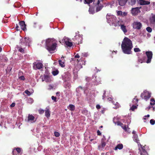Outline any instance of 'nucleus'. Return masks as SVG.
Returning <instances> with one entry per match:
<instances>
[{
    "mask_svg": "<svg viewBox=\"0 0 155 155\" xmlns=\"http://www.w3.org/2000/svg\"><path fill=\"white\" fill-rule=\"evenodd\" d=\"M151 107H151L150 106H149V107H147V108L148 109V110L150 109Z\"/></svg>",
    "mask_w": 155,
    "mask_h": 155,
    "instance_id": "680f3d73",
    "label": "nucleus"
},
{
    "mask_svg": "<svg viewBox=\"0 0 155 155\" xmlns=\"http://www.w3.org/2000/svg\"><path fill=\"white\" fill-rule=\"evenodd\" d=\"M36 120L35 117L32 115L29 114L28 117V121L34 123Z\"/></svg>",
    "mask_w": 155,
    "mask_h": 155,
    "instance_id": "dca6fc26",
    "label": "nucleus"
},
{
    "mask_svg": "<svg viewBox=\"0 0 155 155\" xmlns=\"http://www.w3.org/2000/svg\"><path fill=\"white\" fill-rule=\"evenodd\" d=\"M40 78H41L42 81H45L47 82H50L51 81L50 75L49 74H44L43 76L41 75L40 76Z\"/></svg>",
    "mask_w": 155,
    "mask_h": 155,
    "instance_id": "6e6552de",
    "label": "nucleus"
},
{
    "mask_svg": "<svg viewBox=\"0 0 155 155\" xmlns=\"http://www.w3.org/2000/svg\"><path fill=\"white\" fill-rule=\"evenodd\" d=\"M58 62H59V65L61 67H64L65 66V64H64V62L62 61L61 60H59L58 61Z\"/></svg>",
    "mask_w": 155,
    "mask_h": 155,
    "instance_id": "2f4dec72",
    "label": "nucleus"
},
{
    "mask_svg": "<svg viewBox=\"0 0 155 155\" xmlns=\"http://www.w3.org/2000/svg\"><path fill=\"white\" fill-rule=\"evenodd\" d=\"M95 0H84V3L90 4L92 3L93 1L95 2Z\"/></svg>",
    "mask_w": 155,
    "mask_h": 155,
    "instance_id": "7c9ffc66",
    "label": "nucleus"
},
{
    "mask_svg": "<svg viewBox=\"0 0 155 155\" xmlns=\"http://www.w3.org/2000/svg\"><path fill=\"white\" fill-rule=\"evenodd\" d=\"M15 103H13L12 104L10 105V107H15Z\"/></svg>",
    "mask_w": 155,
    "mask_h": 155,
    "instance_id": "de8ad7c7",
    "label": "nucleus"
},
{
    "mask_svg": "<svg viewBox=\"0 0 155 155\" xmlns=\"http://www.w3.org/2000/svg\"><path fill=\"white\" fill-rule=\"evenodd\" d=\"M101 144L102 147H104L105 146L106 143L105 142L103 141H102L101 142Z\"/></svg>",
    "mask_w": 155,
    "mask_h": 155,
    "instance_id": "79ce46f5",
    "label": "nucleus"
},
{
    "mask_svg": "<svg viewBox=\"0 0 155 155\" xmlns=\"http://www.w3.org/2000/svg\"><path fill=\"white\" fill-rule=\"evenodd\" d=\"M71 77V74L68 73H66L62 75V79L64 81H69Z\"/></svg>",
    "mask_w": 155,
    "mask_h": 155,
    "instance_id": "f8f14e48",
    "label": "nucleus"
},
{
    "mask_svg": "<svg viewBox=\"0 0 155 155\" xmlns=\"http://www.w3.org/2000/svg\"><path fill=\"white\" fill-rule=\"evenodd\" d=\"M132 133L133 134V135H134V134H135V132L134 131H133Z\"/></svg>",
    "mask_w": 155,
    "mask_h": 155,
    "instance_id": "338daca9",
    "label": "nucleus"
},
{
    "mask_svg": "<svg viewBox=\"0 0 155 155\" xmlns=\"http://www.w3.org/2000/svg\"><path fill=\"white\" fill-rule=\"evenodd\" d=\"M122 14H123V15L122 16H126L127 15V13L125 12H123Z\"/></svg>",
    "mask_w": 155,
    "mask_h": 155,
    "instance_id": "bf43d9fd",
    "label": "nucleus"
},
{
    "mask_svg": "<svg viewBox=\"0 0 155 155\" xmlns=\"http://www.w3.org/2000/svg\"><path fill=\"white\" fill-rule=\"evenodd\" d=\"M33 68L35 70L39 69V62H35L33 63Z\"/></svg>",
    "mask_w": 155,
    "mask_h": 155,
    "instance_id": "a878e982",
    "label": "nucleus"
},
{
    "mask_svg": "<svg viewBox=\"0 0 155 155\" xmlns=\"http://www.w3.org/2000/svg\"><path fill=\"white\" fill-rule=\"evenodd\" d=\"M150 123L151 125H153L155 123V121L153 119H151L150 121Z\"/></svg>",
    "mask_w": 155,
    "mask_h": 155,
    "instance_id": "c03bdc74",
    "label": "nucleus"
},
{
    "mask_svg": "<svg viewBox=\"0 0 155 155\" xmlns=\"http://www.w3.org/2000/svg\"><path fill=\"white\" fill-rule=\"evenodd\" d=\"M57 42V41L54 38H48L45 41V44L46 48L54 43Z\"/></svg>",
    "mask_w": 155,
    "mask_h": 155,
    "instance_id": "9d476101",
    "label": "nucleus"
},
{
    "mask_svg": "<svg viewBox=\"0 0 155 155\" xmlns=\"http://www.w3.org/2000/svg\"><path fill=\"white\" fill-rule=\"evenodd\" d=\"M78 89H80L81 90H82L83 89V87L81 86H79L78 87Z\"/></svg>",
    "mask_w": 155,
    "mask_h": 155,
    "instance_id": "052dcab7",
    "label": "nucleus"
},
{
    "mask_svg": "<svg viewBox=\"0 0 155 155\" xmlns=\"http://www.w3.org/2000/svg\"><path fill=\"white\" fill-rule=\"evenodd\" d=\"M138 61L140 63H142L143 62V61L141 59L139 58L138 59Z\"/></svg>",
    "mask_w": 155,
    "mask_h": 155,
    "instance_id": "5fc2aeb1",
    "label": "nucleus"
},
{
    "mask_svg": "<svg viewBox=\"0 0 155 155\" xmlns=\"http://www.w3.org/2000/svg\"><path fill=\"white\" fill-rule=\"evenodd\" d=\"M25 93L28 96H30L31 94V92L29 91L28 90H25Z\"/></svg>",
    "mask_w": 155,
    "mask_h": 155,
    "instance_id": "4c0bfd02",
    "label": "nucleus"
},
{
    "mask_svg": "<svg viewBox=\"0 0 155 155\" xmlns=\"http://www.w3.org/2000/svg\"><path fill=\"white\" fill-rule=\"evenodd\" d=\"M33 26L35 28L38 24V18L35 16L33 17L32 19Z\"/></svg>",
    "mask_w": 155,
    "mask_h": 155,
    "instance_id": "aec40b11",
    "label": "nucleus"
},
{
    "mask_svg": "<svg viewBox=\"0 0 155 155\" xmlns=\"http://www.w3.org/2000/svg\"><path fill=\"white\" fill-rule=\"evenodd\" d=\"M117 124L118 125L120 126L121 127L124 125V124L120 122H117Z\"/></svg>",
    "mask_w": 155,
    "mask_h": 155,
    "instance_id": "49530a36",
    "label": "nucleus"
},
{
    "mask_svg": "<svg viewBox=\"0 0 155 155\" xmlns=\"http://www.w3.org/2000/svg\"><path fill=\"white\" fill-rule=\"evenodd\" d=\"M150 104L151 105H153L155 104V100L153 98H152L150 99Z\"/></svg>",
    "mask_w": 155,
    "mask_h": 155,
    "instance_id": "f704fd0d",
    "label": "nucleus"
},
{
    "mask_svg": "<svg viewBox=\"0 0 155 155\" xmlns=\"http://www.w3.org/2000/svg\"><path fill=\"white\" fill-rule=\"evenodd\" d=\"M140 97L142 99H144L147 101L150 97L151 93L149 91L145 90L141 94Z\"/></svg>",
    "mask_w": 155,
    "mask_h": 155,
    "instance_id": "20e7f679",
    "label": "nucleus"
},
{
    "mask_svg": "<svg viewBox=\"0 0 155 155\" xmlns=\"http://www.w3.org/2000/svg\"><path fill=\"white\" fill-rule=\"evenodd\" d=\"M140 146L141 147L142 150H141L140 149H139L140 150V155H146L147 154V152L145 149L142 147V145H140Z\"/></svg>",
    "mask_w": 155,
    "mask_h": 155,
    "instance_id": "5701e85b",
    "label": "nucleus"
},
{
    "mask_svg": "<svg viewBox=\"0 0 155 155\" xmlns=\"http://www.w3.org/2000/svg\"><path fill=\"white\" fill-rule=\"evenodd\" d=\"M44 111H45V116L47 118H49L50 116V111L49 109L48 108L46 107Z\"/></svg>",
    "mask_w": 155,
    "mask_h": 155,
    "instance_id": "412c9836",
    "label": "nucleus"
},
{
    "mask_svg": "<svg viewBox=\"0 0 155 155\" xmlns=\"http://www.w3.org/2000/svg\"><path fill=\"white\" fill-rule=\"evenodd\" d=\"M138 106V105H133L130 108V110L133 111H134L135 109H137Z\"/></svg>",
    "mask_w": 155,
    "mask_h": 155,
    "instance_id": "72a5a7b5",
    "label": "nucleus"
},
{
    "mask_svg": "<svg viewBox=\"0 0 155 155\" xmlns=\"http://www.w3.org/2000/svg\"><path fill=\"white\" fill-rule=\"evenodd\" d=\"M106 18L108 22L110 24L113 25L115 26H119L120 24L119 21L117 19L116 17L114 15H109L107 14Z\"/></svg>",
    "mask_w": 155,
    "mask_h": 155,
    "instance_id": "7ed1b4c3",
    "label": "nucleus"
},
{
    "mask_svg": "<svg viewBox=\"0 0 155 155\" xmlns=\"http://www.w3.org/2000/svg\"><path fill=\"white\" fill-rule=\"evenodd\" d=\"M120 5L123 6L127 2L128 0H118Z\"/></svg>",
    "mask_w": 155,
    "mask_h": 155,
    "instance_id": "b1692460",
    "label": "nucleus"
},
{
    "mask_svg": "<svg viewBox=\"0 0 155 155\" xmlns=\"http://www.w3.org/2000/svg\"><path fill=\"white\" fill-rule=\"evenodd\" d=\"M2 48L1 47H0V52L2 51Z\"/></svg>",
    "mask_w": 155,
    "mask_h": 155,
    "instance_id": "69168bd1",
    "label": "nucleus"
},
{
    "mask_svg": "<svg viewBox=\"0 0 155 155\" xmlns=\"http://www.w3.org/2000/svg\"><path fill=\"white\" fill-rule=\"evenodd\" d=\"M96 108L98 109H100L101 107L100 106L99 104H97L96 106Z\"/></svg>",
    "mask_w": 155,
    "mask_h": 155,
    "instance_id": "603ef678",
    "label": "nucleus"
},
{
    "mask_svg": "<svg viewBox=\"0 0 155 155\" xmlns=\"http://www.w3.org/2000/svg\"><path fill=\"white\" fill-rule=\"evenodd\" d=\"M145 54L147 58V59L146 61L147 63H150L151 60L153 56V53L151 51H146Z\"/></svg>",
    "mask_w": 155,
    "mask_h": 155,
    "instance_id": "9b49d317",
    "label": "nucleus"
},
{
    "mask_svg": "<svg viewBox=\"0 0 155 155\" xmlns=\"http://www.w3.org/2000/svg\"><path fill=\"white\" fill-rule=\"evenodd\" d=\"M73 39L76 44L78 45L81 42L82 38L79 35H76Z\"/></svg>",
    "mask_w": 155,
    "mask_h": 155,
    "instance_id": "4468645a",
    "label": "nucleus"
},
{
    "mask_svg": "<svg viewBox=\"0 0 155 155\" xmlns=\"http://www.w3.org/2000/svg\"><path fill=\"white\" fill-rule=\"evenodd\" d=\"M97 135H101V132H100V131L99 130H98L97 131Z\"/></svg>",
    "mask_w": 155,
    "mask_h": 155,
    "instance_id": "8fccbe9b",
    "label": "nucleus"
},
{
    "mask_svg": "<svg viewBox=\"0 0 155 155\" xmlns=\"http://www.w3.org/2000/svg\"><path fill=\"white\" fill-rule=\"evenodd\" d=\"M30 41V39L28 37L21 38L19 44L16 46L17 49L20 52L24 53V49L27 45H29Z\"/></svg>",
    "mask_w": 155,
    "mask_h": 155,
    "instance_id": "f03ea898",
    "label": "nucleus"
},
{
    "mask_svg": "<svg viewBox=\"0 0 155 155\" xmlns=\"http://www.w3.org/2000/svg\"><path fill=\"white\" fill-rule=\"evenodd\" d=\"M51 99H52L53 100L54 102H56L57 101V98L56 97H54L53 96H52L51 97Z\"/></svg>",
    "mask_w": 155,
    "mask_h": 155,
    "instance_id": "37998d69",
    "label": "nucleus"
},
{
    "mask_svg": "<svg viewBox=\"0 0 155 155\" xmlns=\"http://www.w3.org/2000/svg\"><path fill=\"white\" fill-rule=\"evenodd\" d=\"M59 73V71L58 70H56L55 71H53L52 72V74L54 76H56Z\"/></svg>",
    "mask_w": 155,
    "mask_h": 155,
    "instance_id": "473e14b6",
    "label": "nucleus"
},
{
    "mask_svg": "<svg viewBox=\"0 0 155 155\" xmlns=\"http://www.w3.org/2000/svg\"><path fill=\"white\" fill-rule=\"evenodd\" d=\"M123 145L122 144H118L115 147L114 150H117L118 149L121 150L123 149Z\"/></svg>",
    "mask_w": 155,
    "mask_h": 155,
    "instance_id": "4be33fe9",
    "label": "nucleus"
},
{
    "mask_svg": "<svg viewBox=\"0 0 155 155\" xmlns=\"http://www.w3.org/2000/svg\"><path fill=\"white\" fill-rule=\"evenodd\" d=\"M150 2L149 1H146L144 0H139V3L141 5H148Z\"/></svg>",
    "mask_w": 155,
    "mask_h": 155,
    "instance_id": "6ab92c4d",
    "label": "nucleus"
},
{
    "mask_svg": "<svg viewBox=\"0 0 155 155\" xmlns=\"http://www.w3.org/2000/svg\"><path fill=\"white\" fill-rule=\"evenodd\" d=\"M54 135L56 137H58L60 136V134L58 132L55 131L54 132Z\"/></svg>",
    "mask_w": 155,
    "mask_h": 155,
    "instance_id": "58836bf2",
    "label": "nucleus"
},
{
    "mask_svg": "<svg viewBox=\"0 0 155 155\" xmlns=\"http://www.w3.org/2000/svg\"><path fill=\"white\" fill-rule=\"evenodd\" d=\"M141 8V7L133 8L131 10V13L133 15H136L138 13L140 12V9Z\"/></svg>",
    "mask_w": 155,
    "mask_h": 155,
    "instance_id": "1a4fd4ad",
    "label": "nucleus"
},
{
    "mask_svg": "<svg viewBox=\"0 0 155 155\" xmlns=\"http://www.w3.org/2000/svg\"><path fill=\"white\" fill-rule=\"evenodd\" d=\"M64 40L66 45L67 46L71 47L72 46L73 44L71 42L69 41V38H64Z\"/></svg>",
    "mask_w": 155,
    "mask_h": 155,
    "instance_id": "f3484780",
    "label": "nucleus"
},
{
    "mask_svg": "<svg viewBox=\"0 0 155 155\" xmlns=\"http://www.w3.org/2000/svg\"><path fill=\"white\" fill-rule=\"evenodd\" d=\"M60 92H59V91L57 92L56 93V96H60Z\"/></svg>",
    "mask_w": 155,
    "mask_h": 155,
    "instance_id": "864d4df0",
    "label": "nucleus"
},
{
    "mask_svg": "<svg viewBox=\"0 0 155 155\" xmlns=\"http://www.w3.org/2000/svg\"><path fill=\"white\" fill-rule=\"evenodd\" d=\"M43 67V64L42 63H39V69Z\"/></svg>",
    "mask_w": 155,
    "mask_h": 155,
    "instance_id": "09e8293b",
    "label": "nucleus"
},
{
    "mask_svg": "<svg viewBox=\"0 0 155 155\" xmlns=\"http://www.w3.org/2000/svg\"><path fill=\"white\" fill-rule=\"evenodd\" d=\"M120 28L123 31L124 34L127 32V30L126 28V26L124 25H121L120 24Z\"/></svg>",
    "mask_w": 155,
    "mask_h": 155,
    "instance_id": "393cba45",
    "label": "nucleus"
},
{
    "mask_svg": "<svg viewBox=\"0 0 155 155\" xmlns=\"http://www.w3.org/2000/svg\"><path fill=\"white\" fill-rule=\"evenodd\" d=\"M145 117H150V115L149 114H148L147 115V116H145Z\"/></svg>",
    "mask_w": 155,
    "mask_h": 155,
    "instance_id": "0e129e2a",
    "label": "nucleus"
},
{
    "mask_svg": "<svg viewBox=\"0 0 155 155\" xmlns=\"http://www.w3.org/2000/svg\"><path fill=\"white\" fill-rule=\"evenodd\" d=\"M69 110L71 111H73L75 110V106L72 104H70L69 106Z\"/></svg>",
    "mask_w": 155,
    "mask_h": 155,
    "instance_id": "c85d7f7f",
    "label": "nucleus"
},
{
    "mask_svg": "<svg viewBox=\"0 0 155 155\" xmlns=\"http://www.w3.org/2000/svg\"><path fill=\"white\" fill-rule=\"evenodd\" d=\"M136 97H137V96H136L135 97V98L134 99L133 101H134L135 100H136V102L137 103L138 102V99H136Z\"/></svg>",
    "mask_w": 155,
    "mask_h": 155,
    "instance_id": "4d7b16f0",
    "label": "nucleus"
},
{
    "mask_svg": "<svg viewBox=\"0 0 155 155\" xmlns=\"http://www.w3.org/2000/svg\"><path fill=\"white\" fill-rule=\"evenodd\" d=\"M101 112L102 114H104V110H101Z\"/></svg>",
    "mask_w": 155,
    "mask_h": 155,
    "instance_id": "e2e57ef3",
    "label": "nucleus"
},
{
    "mask_svg": "<svg viewBox=\"0 0 155 155\" xmlns=\"http://www.w3.org/2000/svg\"><path fill=\"white\" fill-rule=\"evenodd\" d=\"M97 7L96 8V12H98L101 10L104 7L103 5L100 3V1L99 0L97 1Z\"/></svg>",
    "mask_w": 155,
    "mask_h": 155,
    "instance_id": "2eb2a0df",
    "label": "nucleus"
},
{
    "mask_svg": "<svg viewBox=\"0 0 155 155\" xmlns=\"http://www.w3.org/2000/svg\"><path fill=\"white\" fill-rule=\"evenodd\" d=\"M122 127L123 129L125 131L128 132L129 133H130V132H129V129H130V128H128V127H127L128 129L127 128L126 125H124L123 126H122Z\"/></svg>",
    "mask_w": 155,
    "mask_h": 155,
    "instance_id": "c756f323",
    "label": "nucleus"
},
{
    "mask_svg": "<svg viewBox=\"0 0 155 155\" xmlns=\"http://www.w3.org/2000/svg\"><path fill=\"white\" fill-rule=\"evenodd\" d=\"M150 22L151 23H154L155 22V15H153L150 18Z\"/></svg>",
    "mask_w": 155,
    "mask_h": 155,
    "instance_id": "bb28decb",
    "label": "nucleus"
},
{
    "mask_svg": "<svg viewBox=\"0 0 155 155\" xmlns=\"http://www.w3.org/2000/svg\"><path fill=\"white\" fill-rule=\"evenodd\" d=\"M121 48L123 52L126 54L131 53V49L133 48L132 42L128 38L125 37L122 43Z\"/></svg>",
    "mask_w": 155,
    "mask_h": 155,
    "instance_id": "f257e3e1",
    "label": "nucleus"
},
{
    "mask_svg": "<svg viewBox=\"0 0 155 155\" xmlns=\"http://www.w3.org/2000/svg\"><path fill=\"white\" fill-rule=\"evenodd\" d=\"M17 26L16 27V29L17 30H20V28L19 27L16 25Z\"/></svg>",
    "mask_w": 155,
    "mask_h": 155,
    "instance_id": "13d9d810",
    "label": "nucleus"
},
{
    "mask_svg": "<svg viewBox=\"0 0 155 155\" xmlns=\"http://www.w3.org/2000/svg\"><path fill=\"white\" fill-rule=\"evenodd\" d=\"M117 14L118 15H122L123 12L121 11H118L117 12Z\"/></svg>",
    "mask_w": 155,
    "mask_h": 155,
    "instance_id": "ea45409f",
    "label": "nucleus"
},
{
    "mask_svg": "<svg viewBox=\"0 0 155 155\" xmlns=\"http://www.w3.org/2000/svg\"><path fill=\"white\" fill-rule=\"evenodd\" d=\"M146 30L148 32H151L152 31V29L150 27H148L146 28Z\"/></svg>",
    "mask_w": 155,
    "mask_h": 155,
    "instance_id": "c9c22d12",
    "label": "nucleus"
},
{
    "mask_svg": "<svg viewBox=\"0 0 155 155\" xmlns=\"http://www.w3.org/2000/svg\"><path fill=\"white\" fill-rule=\"evenodd\" d=\"M57 45V42L54 43L53 44L50 45L49 46L47 47L46 48L49 51H52L55 49Z\"/></svg>",
    "mask_w": 155,
    "mask_h": 155,
    "instance_id": "ddd939ff",
    "label": "nucleus"
},
{
    "mask_svg": "<svg viewBox=\"0 0 155 155\" xmlns=\"http://www.w3.org/2000/svg\"><path fill=\"white\" fill-rule=\"evenodd\" d=\"M12 155H21L22 150L19 147H15L13 149Z\"/></svg>",
    "mask_w": 155,
    "mask_h": 155,
    "instance_id": "423d86ee",
    "label": "nucleus"
},
{
    "mask_svg": "<svg viewBox=\"0 0 155 155\" xmlns=\"http://www.w3.org/2000/svg\"><path fill=\"white\" fill-rule=\"evenodd\" d=\"M136 2V0H131L130 2V4L133 5H134Z\"/></svg>",
    "mask_w": 155,
    "mask_h": 155,
    "instance_id": "e433bc0d",
    "label": "nucleus"
},
{
    "mask_svg": "<svg viewBox=\"0 0 155 155\" xmlns=\"http://www.w3.org/2000/svg\"><path fill=\"white\" fill-rule=\"evenodd\" d=\"M44 112V110L41 109H39V113L42 114Z\"/></svg>",
    "mask_w": 155,
    "mask_h": 155,
    "instance_id": "3c124183",
    "label": "nucleus"
},
{
    "mask_svg": "<svg viewBox=\"0 0 155 155\" xmlns=\"http://www.w3.org/2000/svg\"><path fill=\"white\" fill-rule=\"evenodd\" d=\"M132 26L134 29L137 30L140 29L142 26L141 23L138 21H134L132 24Z\"/></svg>",
    "mask_w": 155,
    "mask_h": 155,
    "instance_id": "0eeeda50",
    "label": "nucleus"
},
{
    "mask_svg": "<svg viewBox=\"0 0 155 155\" xmlns=\"http://www.w3.org/2000/svg\"><path fill=\"white\" fill-rule=\"evenodd\" d=\"M99 43L100 44H102V42H101V41L99 42Z\"/></svg>",
    "mask_w": 155,
    "mask_h": 155,
    "instance_id": "774afa93",
    "label": "nucleus"
},
{
    "mask_svg": "<svg viewBox=\"0 0 155 155\" xmlns=\"http://www.w3.org/2000/svg\"><path fill=\"white\" fill-rule=\"evenodd\" d=\"M19 79L21 80L24 81L25 79V78L24 76H22L19 77Z\"/></svg>",
    "mask_w": 155,
    "mask_h": 155,
    "instance_id": "a18cd8bd",
    "label": "nucleus"
},
{
    "mask_svg": "<svg viewBox=\"0 0 155 155\" xmlns=\"http://www.w3.org/2000/svg\"><path fill=\"white\" fill-rule=\"evenodd\" d=\"M19 25L21 27V28L24 31L27 30L26 28V25L25 24V22L24 21H21L19 22Z\"/></svg>",
    "mask_w": 155,
    "mask_h": 155,
    "instance_id": "a211bd4d",
    "label": "nucleus"
},
{
    "mask_svg": "<svg viewBox=\"0 0 155 155\" xmlns=\"http://www.w3.org/2000/svg\"><path fill=\"white\" fill-rule=\"evenodd\" d=\"M133 137L135 141L138 143H139V140L138 138V136L136 134H134L133 135Z\"/></svg>",
    "mask_w": 155,
    "mask_h": 155,
    "instance_id": "cd10ccee",
    "label": "nucleus"
},
{
    "mask_svg": "<svg viewBox=\"0 0 155 155\" xmlns=\"http://www.w3.org/2000/svg\"><path fill=\"white\" fill-rule=\"evenodd\" d=\"M74 57L75 58H80V56L78 54H77Z\"/></svg>",
    "mask_w": 155,
    "mask_h": 155,
    "instance_id": "6e6d98bb",
    "label": "nucleus"
},
{
    "mask_svg": "<svg viewBox=\"0 0 155 155\" xmlns=\"http://www.w3.org/2000/svg\"><path fill=\"white\" fill-rule=\"evenodd\" d=\"M134 51L135 52H137L140 51V50L139 48H134Z\"/></svg>",
    "mask_w": 155,
    "mask_h": 155,
    "instance_id": "a19ab883",
    "label": "nucleus"
},
{
    "mask_svg": "<svg viewBox=\"0 0 155 155\" xmlns=\"http://www.w3.org/2000/svg\"><path fill=\"white\" fill-rule=\"evenodd\" d=\"M91 80L94 85H97L100 84L101 81L100 78L99 76L95 75V74L92 76Z\"/></svg>",
    "mask_w": 155,
    "mask_h": 155,
    "instance_id": "39448f33",
    "label": "nucleus"
}]
</instances>
